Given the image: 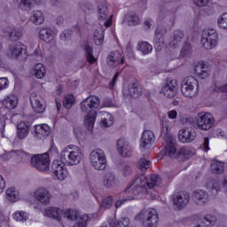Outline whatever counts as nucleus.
Returning <instances> with one entry per match:
<instances>
[{"label":"nucleus","mask_w":227,"mask_h":227,"mask_svg":"<svg viewBox=\"0 0 227 227\" xmlns=\"http://www.w3.org/2000/svg\"><path fill=\"white\" fill-rule=\"evenodd\" d=\"M196 130L192 128H184L179 131V141L181 143H192L196 139Z\"/></svg>","instance_id":"nucleus-18"},{"label":"nucleus","mask_w":227,"mask_h":227,"mask_svg":"<svg viewBox=\"0 0 227 227\" xmlns=\"http://www.w3.org/2000/svg\"><path fill=\"white\" fill-rule=\"evenodd\" d=\"M62 216H64V219H68V221H75L77 219V211L73 209L63 211Z\"/></svg>","instance_id":"nucleus-48"},{"label":"nucleus","mask_w":227,"mask_h":227,"mask_svg":"<svg viewBox=\"0 0 227 227\" xmlns=\"http://www.w3.org/2000/svg\"><path fill=\"white\" fill-rule=\"evenodd\" d=\"M30 20L31 22H33V24H35V26H40L43 24V20H45V16H43V12L42 11H34Z\"/></svg>","instance_id":"nucleus-36"},{"label":"nucleus","mask_w":227,"mask_h":227,"mask_svg":"<svg viewBox=\"0 0 227 227\" xmlns=\"http://www.w3.org/2000/svg\"><path fill=\"white\" fill-rule=\"evenodd\" d=\"M74 104H75V97L72 94L67 95L63 101L64 107H66V109H70Z\"/></svg>","instance_id":"nucleus-45"},{"label":"nucleus","mask_w":227,"mask_h":227,"mask_svg":"<svg viewBox=\"0 0 227 227\" xmlns=\"http://www.w3.org/2000/svg\"><path fill=\"white\" fill-rule=\"evenodd\" d=\"M106 63L110 68H120L121 67H123L125 59L120 51H114L107 55Z\"/></svg>","instance_id":"nucleus-13"},{"label":"nucleus","mask_w":227,"mask_h":227,"mask_svg":"<svg viewBox=\"0 0 227 227\" xmlns=\"http://www.w3.org/2000/svg\"><path fill=\"white\" fill-rule=\"evenodd\" d=\"M51 134V127L47 124H38L35 126V136L39 139L47 137Z\"/></svg>","instance_id":"nucleus-27"},{"label":"nucleus","mask_w":227,"mask_h":227,"mask_svg":"<svg viewBox=\"0 0 227 227\" xmlns=\"http://www.w3.org/2000/svg\"><path fill=\"white\" fill-rule=\"evenodd\" d=\"M34 198L36 201L41 203V205H49L51 200H52V195L46 188L40 187L35 191Z\"/></svg>","instance_id":"nucleus-15"},{"label":"nucleus","mask_w":227,"mask_h":227,"mask_svg":"<svg viewBox=\"0 0 227 227\" xmlns=\"http://www.w3.org/2000/svg\"><path fill=\"white\" fill-rule=\"evenodd\" d=\"M208 145H210V139H208V137H205L202 143L204 152H208V150H210V147L208 146Z\"/></svg>","instance_id":"nucleus-62"},{"label":"nucleus","mask_w":227,"mask_h":227,"mask_svg":"<svg viewBox=\"0 0 227 227\" xmlns=\"http://www.w3.org/2000/svg\"><path fill=\"white\" fill-rule=\"evenodd\" d=\"M193 3L197 6H207V4L208 3V0H193Z\"/></svg>","instance_id":"nucleus-63"},{"label":"nucleus","mask_w":227,"mask_h":227,"mask_svg":"<svg viewBox=\"0 0 227 227\" xmlns=\"http://www.w3.org/2000/svg\"><path fill=\"white\" fill-rule=\"evenodd\" d=\"M83 51L85 52V56L88 63L91 64L97 61V59L93 56V47L90 46L89 44H84Z\"/></svg>","instance_id":"nucleus-41"},{"label":"nucleus","mask_w":227,"mask_h":227,"mask_svg":"<svg viewBox=\"0 0 227 227\" xmlns=\"http://www.w3.org/2000/svg\"><path fill=\"white\" fill-rule=\"evenodd\" d=\"M219 42V37L217 36V31L214 29L204 30L202 33L201 43L204 49L207 51H211L217 45Z\"/></svg>","instance_id":"nucleus-10"},{"label":"nucleus","mask_w":227,"mask_h":227,"mask_svg":"<svg viewBox=\"0 0 227 227\" xmlns=\"http://www.w3.org/2000/svg\"><path fill=\"white\" fill-rule=\"evenodd\" d=\"M150 164L152 162L147 158L142 157L138 160L137 167L140 169V171H146L148 168H150Z\"/></svg>","instance_id":"nucleus-44"},{"label":"nucleus","mask_w":227,"mask_h":227,"mask_svg":"<svg viewBox=\"0 0 227 227\" xmlns=\"http://www.w3.org/2000/svg\"><path fill=\"white\" fill-rule=\"evenodd\" d=\"M218 27L220 29H224L227 31V12H223L218 19H217Z\"/></svg>","instance_id":"nucleus-46"},{"label":"nucleus","mask_w":227,"mask_h":227,"mask_svg":"<svg viewBox=\"0 0 227 227\" xmlns=\"http://www.w3.org/2000/svg\"><path fill=\"white\" fill-rule=\"evenodd\" d=\"M167 116L169 120H176L178 112H176V110H170L167 113Z\"/></svg>","instance_id":"nucleus-59"},{"label":"nucleus","mask_w":227,"mask_h":227,"mask_svg":"<svg viewBox=\"0 0 227 227\" xmlns=\"http://www.w3.org/2000/svg\"><path fill=\"white\" fill-rule=\"evenodd\" d=\"M6 198L9 201L15 203V201H19L20 200V196L19 195V191L16 188L11 187L6 190Z\"/></svg>","instance_id":"nucleus-39"},{"label":"nucleus","mask_w":227,"mask_h":227,"mask_svg":"<svg viewBox=\"0 0 227 227\" xmlns=\"http://www.w3.org/2000/svg\"><path fill=\"white\" fill-rule=\"evenodd\" d=\"M137 51L142 52L144 56H146V54H150V52L153 51V47L152 46V44H150V43L146 41H142L137 44Z\"/></svg>","instance_id":"nucleus-38"},{"label":"nucleus","mask_w":227,"mask_h":227,"mask_svg":"<svg viewBox=\"0 0 227 227\" xmlns=\"http://www.w3.org/2000/svg\"><path fill=\"white\" fill-rule=\"evenodd\" d=\"M215 123V119L214 115L210 113L200 112L198 114L196 125L200 130H210Z\"/></svg>","instance_id":"nucleus-9"},{"label":"nucleus","mask_w":227,"mask_h":227,"mask_svg":"<svg viewBox=\"0 0 227 227\" xmlns=\"http://www.w3.org/2000/svg\"><path fill=\"white\" fill-rule=\"evenodd\" d=\"M216 221L217 219L215 218V216L212 215H207L204 216L201 219L200 223L195 227H211V226H214V224H215Z\"/></svg>","instance_id":"nucleus-35"},{"label":"nucleus","mask_w":227,"mask_h":227,"mask_svg":"<svg viewBox=\"0 0 227 227\" xmlns=\"http://www.w3.org/2000/svg\"><path fill=\"white\" fill-rule=\"evenodd\" d=\"M121 173L123 176H130L134 171L132 170V166L130 164H124L121 166Z\"/></svg>","instance_id":"nucleus-51"},{"label":"nucleus","mask_w":227,"mask_h":227,"mask_svg":"<svg viewBox=\"0 0 227 227\" xmlns=\"http://www.w3.org/2000/svg\"><path fill=\"white\" fill-rule=\"evenodd\" d=\"M143 93V88L137 82H133L129 85V93L128 95L132 98H139Z\"/></svg>","instance_id":"nucleus-32"},{"label":"nucleus","mask_w":227,"mask_h":227,"mask_svg":"<svg viewBox=\"0 0 227 227\" xmlns=\"http://www.w3.org/2000/svg\"><path fill=\"white\" fill-rule=\"evenodd\" d=\"M195 74L200 77V79H207L210 75V69L205 62H199L195 66Z\"/></svg>","instance_id":"nucleus-26"},{"label":"nucleus","mask_w":227,"mask_h":227,"mask_svg":"<svg viewBox=\"0 0 227 227\" xmlns=\"http://www.w3.org/2000/svg\"><path fill=\"white\" fill-rule=\"evenodd\" d=\"M70 35H72V30H65L61 35L60 38L61 40H68L70 38Z\"/></svg>","instance_id":"nucleus-61"},{"label":"nucleus","mask_w":227,"mask_h":227,"mask_svg":"<svg viewBox=\"0 0 227 227\" xmlns=\"http://www.w3.org/2000/svg\"><path fill=\"white\" fill-rule=\"evenodd\" d=\"M14 221H27L29 219V215L24 211H17L12 215Z\"/></svg>","instance_id":"nucleus-47"},{"label":"nucleus","mask_w":227,"mask_h":227,"mask_svg":"<svg viewBox=\"0 0 227 227\" xmlns=\"http://www.w3.org/2000/svg\"><path fill=\"white\" fill-rule=\"evenodd\" d=\"M200 83L194 76H188L182 82L181 91L184 96L188 98H192L198 95Z\"/></svg>","instance_id":"nucleus-7"},{"label":"nucleus","mask_w":227,"mask_h":227,"mask_svg":"<svg viewBox=\"0 0 227 227\" xmlns=\"http://www.w3.org/2000/svg\"><path fill=\"white\" fill-rule=\"evenodd\" d=\"M160 184H162V178H160V176L152 175L147 177L145 176H139L130 184L129 186L126 188L124 192L126 194L137 196V194H141V192H148L146 187L149 189H155V187H159Z\"/></svg>","instance_id":"nucleus-1"},{"label":"nucleus","mask_w":227,"mask_h":227,"mask_svg":"<svg viewBox=\"0 0 227 227\" xmlns=\"http://www.w3.org/2000/svg\"><path fill=\"white\" fill-rule=\"evenodd\" d=\"M45 214L47 217L55 219V221H61L63 219V210L58 207H47Z\"/></svg>","instance_id":"nucleus-30"},{"label":"nucleus","mask_w":227,"mask_h":227,"mask_svg":"<svg viewBox=\"0 0 227 227\" xmlns=\"http://www.w3.org/2000/svg\"><path fill=\"white\" fill-rule=\"evenodd\" d=\"M9 54L11 58L14 59H24L27 58V53L26 52V46L21 43H16L10 46Z\"/></svg>","instance_id":"nucleus-14"},{"label":"nucleus","mask_w":227,"mask_h":227,"mask_svg":"<svg viewBox=\"0 0 227 227\" xmlns=\"http://www.w3.org/2000/svg\"><path fill=\"white\" fill-rule=\"evenodd\" d=\"M192 54V46L189 43H185L181 50V56L185 58Z\"/></svg>","instance_id":"nucleus-50"},{"label":"nucleus","mask_w":227,"mask_h":227,"mask_svg":"<svg viewBox=\"0 0 227 227\" xmlns=\"http://www.w3.org/2000/svg\"><path fill=\"white\" fill-rule=\"evenodd\" d=\"M100 107V98L97 96H89L81 102V111L84 113V125L88 130H93L97 120V109Z\"/></svg>","instance_id":"nucleus-2"},{"label":"nucleus","mask_w":227,"mask_h":227,"mask_svg":"<svg viewBox=\"0 0 227 227\" xmlns=\"http://www.w3.org/2000/svg\"><path fill=\"white\" fill-rule=\"evenodd\" d=\"M66 164L61 160H55L51 164V173L59 182H63L68 177V169H67Z\"/></svg>","instance_id":"nucleus-11"},{"label":"nucleus","mask_w":227,"mask_h":227,"mask_svg":"<svg viewBox=\"0 0 227 227\" xmlns=\"http://www.w3.org/2000/svg\"><path fill=\"white\" fill-rule=\"evenodd\" d=\"M125 20L128 22V26H136L139 24V17L134 12L128 13L125 17Z\"/></svg>","instance_id":"nucleus-43"},{"label":"nucleus","mask_w":227,"mask_h":227,"mask_svg":"<svg viewBox=\"0 0 227 227\" xmlns=\"http://www.w3.org/2000/svg\"><path fill=\"white\" fill-rule=\"evenodd\" d=\"M98 15L99 20H104L102 26L109 27L113 24V14H109L107 2L102 0L98 6Z\"/></svg>","instance_id":"nucleus-12"},{"label":"nucleus","mask_w":227,"mask_h":227,"mask_svg":"<svg viewBox=\"0 0 227 227\" xmlns=\"http://www.w3.org/2000/svg\"><path fill=\"white\" fill-rule=\"evenodd\" d=\"M211 171L214 175H222V173H224V162L213 160L211 161Z\"/></svg>","instance_id":"nucleus-34"},{"label":"nucleus","mask_w":227,"mask_h":227,"mask_svg":"<svg viewBox=\"0 0 227 227\" xmlns=\"http://www.w3.org/2000/svg\"><path fill=\"white\" fill-rule=\"evenodd\" d=\"M171 122L167 118H163L161 121L160 136L164 138L166 145L164 147V154L170 159H178V150H176V139L169 133V126Z\"/></svg>","instance_id":"nucleus-3"},{"label":"nucleus","mask_w":227,"mask_h":227,"mask_svg":"<svg viewBox=\"0 0 227 227\" xmlns=\"http://www.w3.org/2000/svg\"><path fill=\"white\" fill-rule=\"evenodd\" d=\"M2 104L6 109H15L19 104V98L15 94L8 95L3 99Z\"/></svg>","instance_id":"nucleus-29"},{"label":"nucleus","mask_w":227,"mask_h":227,"mask_svg":"<svg viewBox=\"0 0 227 227\" xmlns=\"http://www.w3.org/2000/svg\"><path fill=\"white\" fill-rule=\"evenodd\" d=\"M20 6L21 10H25L26 12H29L33 6H35V0H21Z\"/></svg>","instance_id":"nucleus-49"},{"label":"nucleus","mask_w":227,"mask_h":227,"mask_svg":"<svg viewBox=\"0 0 227 227\" xmlns=\"http://www.w3.org/2000/svg\"><path fill=\"white\" fill-rule=\"evenodd\" d=\"M189 201H191V195H189L187 192H179L173 197L174 205L179 208L187 207V205H189Z\"/></svg>","instance_id":"nucleus-19"},{"label":"nucleus","mask_w":227,"mask_h":227,"mask_svg":"<svg viewBox=\"0 0 227 227\" xmlns=\"http://www.w3.org/2000/svg\"><path fill=\"white\" fill-rule=\"evenodd\" d=\"M87 222H88V215H83L82 217L77 218L73 227H86Z\"/></svg>","instance_id":"nucleus-54"},{"label":"nucleus","mask_w":227,"mask_h":227,"mask_svg":"<svg viewBox=\"0 0 227 227\" xmlns=\"http://www.w3.org/2000/svg\"><path fill=\"white\" fill-rule=\"evenodd\" d=\"M118 77H120V72H117L114 78L111 80V82H109V88L110 90H113V88H114V84H116V81H118Z\"/></svg>","instance_id":"nucleus-60"},{"label":"nucleus","mask_w":227,"mask_h":227,"mask_svg":"<svg viewBox=\"0 0 227 227\" xmlns=\"http://www.w3.org/2000/svg\"><path fill=\"white\" fill-rule=\"evenodd\" d=\"M130 200H134V197L129 196L128 198L117 200L115 203V207L120 208V207H121V205H123L125 201H130Z\"/></svg>","instance_id":"nucleus-58"},{"label":"nucleus","mask_w":227,"mask_h":227,"mask_svg":"<svg viewBox=\"0 0 227 227\" xmlns=\"http://www.w3.org/2000/svg\"><path fill=\"white\" fill-rule=\"evenodd\" d=\"M115 227H132V225L130 224V219L124 217L121 218L117 224L115 225Z\"/></svg>","instance_id":"nucleus-56"},{"label":"nucleus","mask_w":227,"mask_h":227,"mask_svg":"<svg viewBox=\"0 0 227 227\" xmlns=\"http://www.w3.org/2000/svg\"><path fill=\"white\" fill-rule=\"evenodd\" d=\"M215 91H221L222 93H227V83L220 87H215Z\"/></svg>","instance_id":"nucleus-64"},{"label":"nucleus","mask_w":227,"mask_h":227,"mask_svg":"<svg viewBox=\"0 0 227 227\" xmlns=\"http://www.w3.org/2000/svg\"><path fill=\"white\" fill-rule=\"evenodd\" d=\"M30 102L32 106V109L35 113H37L38 114H41L45 111V101L42 98V96L36 94V93H32L30 95Z\"/></svg>","instance_id":"nucleus-16"},{"label":"nucleus","mask_w":227,"mask_h":227,"mask_svg":"<svg viewBox=\"0 0 227 227\" xmlns=\"http://www.w3.org/2000/svg\"><path fill=\"white\" fill-rule=\"evenodd\" d=\"M39 38L46 43H54L56 42V35L54 32L50 27L41 28L39 31Z\"/></svg>","instance_id":"nucleus-24"},{"label":"nucleus","mask_w":227,"mask_h":227,"mask_svg":"<svg viewBox=\"0 0 227 227\" xmlns=\"http://www.w3.org/2000/svg\"><path fill=\"white\" fill-rule=\"evenodd\" d=\"M60 160L67 166H77L82 160V149L77 145H70L60 153Z\"/></svg>","instance_id":"nucleus-4"},{"label":"nucleus","mask_w":227,"mask_h":227,"mask_svg":"<svg viewBox=\"0 0 227 227\" xmlns=\"http://www.w3.org/2000/svg\"><path fill=\"white\" fill-rule=\"evenodd\" d=\"M17 134L20 139H26L29 134V123L26 121H20L17 125Z\"/></svg>","instance_id":"nucleus-31"},{"label":"nucleus","mask_w":227,"mask_h":227,"mask_svg":"<svg viewBox=\"0 0 227 227\" xmlns=\"http://www.w3.org/2000/svg\"><path fill=\"white\" fill-rule=\"evenodd\" d=\"M184 37L185 34H184V31L176 30L172 38L169 41V47H172V49H176V47H178V45H180V43L184 42Z\"/></svg>","instance_id":"nucleus-28"},{"label":"nucleus","mask_w":227,"mask_h":227,"mask_svg":"<svg viewBox=\"0 0 227 227\" xmlns=\"http://www.w3.org/2000/svg\"><path fill=\"white\" fill-rule=\"evenodd\" d=\"M111 207H113V197L108 196L103 200L101 208H103V210H107V208H111Z\"/></svg>","instance_id":"nucleus-52"},{"label":"nucleus","mask_w":227,"mask_h":227,"mask_svg":"<svg viewBox=\"0 0 227 227\" xmlns=\"http://www.w3.org/2000/svg\"><path fill=\"white\" fill-rule=\"evenodd\" d=\"M101 123L105 127H111L114 123V118L107 112L102 113Z\"/></svg>","instance_id":"nucleus-42"},{"label":"nucleus","mask_w":227,"mask_h":227,"mask_svg":"<svg viewBox=\"0 0 227 227\" xmlns=\"http://www.w3.org/2000/svg\"><path fill=\"white\" fill-rule=\"evenodd\" d=\"M18 155L24 159L25 160L27 159H31V164L38 169V171H47L49 169V155L47 154H35L31 156V154L24 152L19 151Z\"/></svg>","instance_id":"nucleus-5"},{"label":"nucleus","mask_w":227,"mask_h":227,"mask_svg":"<svg viewBox=\"0 0 227 227\" xmlns=\"http://www.w3.org/2000/svg\"><path fill=\"white\" fill-rule=\"evenodd\" d=\"M34 75L36 79H43L45 74H47V70L45 69V66L42 63H38L35 65L34 70Z\"/></svg>","instance_id":"nucleus-37"},{"label":"nucleus","mask_w":227,"mask_h":227,"mask_svg":"<svg viewBox=\"0 0 227 227\" xmlns=\"http://www.w3.org/2000/svg\"><path fill=\"white\" fill-rule=\"evenodd\" d=\"M193 155H194V153L189 147H182L180 150H178L177 159L178 160H185V159H189Z\"/></svg>","instance_id":"nucleus-40"},{"label":"nucleus","mask_w":227,"mask_h":227,"mask_svg":"<svg viewBox=\"0 0 227 227\" xmlns=\"http://www.w3.org/2000/svg\"><path fill=\"white\" fill-rule=\"evenodd\" d=\"M135 219L136 221H142L145 227H157L159 215L155 209H143Z\"/></svg>","instance_id":"nucleus-8"},{"label":"nucleus","mask_w":227,"mask_h":227,"mask_svg":"<svg viewBox=\"0 0 227 227\" xmlns=\"http://www.w3.org/2000/svg\"><path fill=\"white\" fill-rule=\"evenodd\" d=\"M192 200L196 205H206L208 203V193L205 190H197L192 192Z\"/></svg>","instance_id":"nucleus-23"},{"label":"nucleus","mask_w":227,"mask_h":227,"mask_svg":"<svg viewBox=\"0 0 227 227\" xmlns=\"http://www.w3.org/2000/svg\"><path fill=\"white\" fill-rule=\"evenodd\" d=\"M10 84V82L8 81V78H0V91H3V90H6Z\"/></svg>","instance_id":"nucleus-57"},{"label":"nucleus","mask_w":227,"mask_h":227,"mask_svg":"<svg viewBox=\"0 0 227 227\" xmlns=\"http://www.w3.org/2000/svg\"><path fill=\"white\" fill-rule=\"evenodd\" d=\"M207 189L213 192V194H215L219 191V187H217V182L215 180H211L207 184Z\"/></svg>","instance_id":"nucleus-55"},{"label":"nucleus","mask_w":227,"mask_h":227,"mask_svg":"<svg viewBox=\"0 0 227 227\" xmlns=\"http://www.w3.org/2000/svg\"><path fill=\"white\" fill-rule=\"evenodd\" d=\"M117 184L116 175L114 172H106L102 179V185L106 189H113Z\"/></svg>","instance_id":"nucleus-25"},{"label":"nucleus","mask_w":227,"mask_h":227,"mask_svg":"<svg viewBox=\"0 0 227 227\" xmlns=\"http://www.w3.org/2000/svg\"><path fill=\"white\" fill-rule=\"evenodd\" d=\"M90 166L97 171H105L107 168V157L102 149H95L89 155Z\"/></svg>","instance_id":"nucleus-6"},{"label":"nucleus","mask_w":227,"mask_h":227,"mask_svg":"<svg viewBox=\"0 0 227 227\" xmlns=\"http://www.w3.org/2000/svg\"><path fill=\"white\" fill-rule=\"evenodd\" d=\"M164 28L158 27L155 30L154 49L157 52H160L164 49Z\"/></svg>","instance_id":"nucleus-22"},{"label":"nucleus","mask_w":227,"mask_h":227,"mask_svg":"<svg viewBox=\"0 0 227 227\" xmlns=\"http://www.w3.org/2000/svg\"><path fill=\"white\" fill-rule=\"evenodd\" d=\"M107 29V27L99 25V27L94 31V42L97 45H102L104 43V32Z\"/></svg>","instance_id":"nucleus-33"},{"label":"nucleus","mask_w":227,"mask_h":227,"mask_svg":"<svg viewBox=\"0 0 227 227\" xmlns=\"http://www.w3.org/2000/svg\"><path fill=\"white\" fill-rule=\"evenodd\" d=\"M178 90V82L176 80L168 79L162 87V93L167 98H173L176 96Z\"/></svg>","instance_id":"nucleus-17"},{"label":"nucleus","mask_w":227,"mask_h":227,"mask_svg":"<svg viewBox=\"0 0 227 227\" xmlns=\"http://www.w3.org/2000/svg\"><path fill=\"white\" fill-rule=\"evenodd\" d=\"M117 150L121 157H132V147L125 138L117 141Z\"/></svg>","instance_id":"nucleus-20"},{"label":"nucleus","mask_w":227,"mask_h":227,"mask_svg":"<svg viewBox=\"0 0 227 227\" xmlns=\"http://www.w3.org/2000/svg\"><path fill=\"white\" fill-rule=\"evenodd\" d=\"M155 141V135L152 130H145L142 135L140 148L143 151L148 150L152 143Z\"/></svg>","instance_id":"nucleus-21"},{"label":"nucleus","mask_w":227,"mask_h":227,"mask_svg":"<svg viewBox=\"0 0 227 227\" xmlns=\"http://www.w3.org/2000/svg\"><path fill=\"white\" fill-rule=\"evenodd\" d=\"M9 35L13 40H19V38L22 37V30L19 28H13L11 32H9Z\"/></svg>","instance_id":"nucleus-53"}]
</instances>
